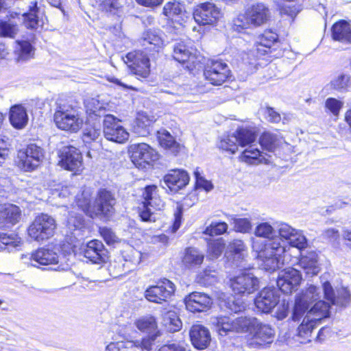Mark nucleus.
Masks as SVG:
<instances>
[{
    "label": "nucleus",
    "instance_id": "nucleus-39",
    "mask_svg": "<svg viewBox=\"0 0 351 351\" xmlns=\"http://www.w3.org/2000/svg\"><path fill=\"white\" fill-rule=\"evenodd\" d=\"M18 166L25 171H31L38 167L40 165L35 162L31 154L27 153V149L20 150L17 154Z\"/></svg>",
    "mask_w": 351,
    "mask_h": 351
},
{
    "label": "nucleus",
    "instance_id": "nucleus-38",
    "mask_svg": "<svg viewBox=\"0 0 351 351\" xmlns=\"http://www.w3.org/2000/svg\"><path fill=\"white\" fill-rule=\"evenodd\" d=\"M240 160L243 162L254 165H258L264 161L267 162L265 156L257 148H254L252 145H250L242 152Z\"/></svg>",
    "mask_w": 351,
    "mask_h": 351
},
{
    "label": "nucleus",
    "instance_id": "nucleus-40",
    "mask_svg": "<svg viewBox=\"0 0 351 351\" xmlns=\"http://www.w3.org/2000/svg\"><path fill=\"white\" fill-rule=\"evenodd\" d=\"M22 243L21 239L16 234H0V250L6 248L12 250L21 247Z\"/></svg>",
    "mask_w": 351,
    "mask_h": 351
},
{
    "label": "nucleus",
    "instance_id": "nucleus-23",
    "mask_svg": "<svg viewBox=\"0 0 351 351\" xmlns=\"http://www.w3.org/2000/svg\"><path fill=\"white\" fill-rule=\"evenodd\" d=\"M246 12L253 27L265 24L271 17L269 9L263 3H256L249 8Z\"/></svg>",
    "mask_w": 351,
    "mask_h": 351
},
{
    "label": "nucleus",
    "instance_id": "nucleus-26",
    "mask_svg": "<svg viewBox=\"0 0 351 351\" xmlns=\"http://www.w3.org/2000/svg\"><path fill=\"white\" fill-rule=\"evenodd\" d=\"M136 327L142 332L147 334V337L143 339L152 340V346L156 337L159 336L158 325L156 318L152 315H146L140 317L134 322Z\"/></svg>",
    "mask_w": 351,
    "mask_h": 351
},
{
    "label": "nucleus",
    "instance_id": "nucleus-18",
    "mask_svg": "<svg viewBox=\"0 0 351 351\" xmlns=\"http://www.w3.org/2000/svg\"><path fill=\"white\" fill-rule=\"evenodd\" d=\"M279 302V295L274 288L263 289L254 300V304L259 311L268 313Z\"/></svg>",
    "mask_w": 351,
    "mask_h": 351
},
{
    "label": "nucleus",
    "instance_id": "nucleus-60",
    "mask_svg": "<svg viewBox=\"0 0 351 351\" xmlns=\"http://www.w3.org/2000/svg\"><path fill=\"white\" fill-rule=\"evenodd\" d=\"M182 12V8L178 2H168L163 8V14L168 16L179 15Z\"/></svg>",
    "mask_w": 351,
    "mask_h": 351
},
{
    "label": "nucleus",
    "instance_id": "nucleus-63",
    "mask_svg": "<svg viewBox=\"0 0 351 351\" xmlns=\"http://www.w3.org/2000/svg\"><path fill=\"white\" fill-rule=\"evenodd\" d=\"M234 228L238 232L246 233L252 229L251 222L247 219H234Z\"/></svg>",
    "mask_w": 351,
    "mask_h": 351
},
{
    "label": "nucleus",
    "instance_id": "nucleus-55",
    "mask_svg": "<svg viewBox=\"0 0 351 351\" xmlns=\"http://www.w3.org/2000/svg\"><path fill=\"white\" fill-rule=\"evenodd\" d=\"M18 32V27L11 22L0 21V35L14 38Z\"/></svg>",
    "mask_w": 351,
    "mask_h": 351
},
{
    "label": "nucleus",
    "instance_id": "nucleus-61",
    "mask_svg": "<svg viewBox=\"0 0 351 351\" xmlns=\"http://www.w3.org/2000/svg\"><path fill=\"white\" fill-rule=\"evenodd\" d=\"M263 113L265 119L270 123H278L282 119L280 114L271 107L263 108Z\"/></svg>",
    "mask_w": 351,
    "mask_h": 351
},
{
    "label": "nucleus",
    "instance_id": "nucleus-62",
    "mask_svg": "<svg viewBox=\"0 0 351 351\" xmlns=\"http://www.w3.org/2000/svg\"><path fill=\"white\" fill-rule=\"evenodd\" d=\"M325 106L334 115H338L343 106V103L335 98L330 97L326 100Z\"/></svg>",
    "mask_w": 351,
    "mask_h": 351
},
{
    "label": "nucleus",
    "instance_id": "nucleus-16",
    "mask_svg": "<svg viewBox=\"0 0 351 351\" xmlns=\"http://www.w3.org/2000/svg\"><path fill=\"white\" fill-rule=\"evenodd\" d=\"M126 58L132 72L141 77L147 78L150 73L149 59L143 51H136L128 53Z\"/></svg>",
    "mask_w": 351,
    "mask_h": 351
},
{
    "label": "nucleus",
    "instance_id": "nucleus-9",
    "mask_svg": "<svg viewBox=\"0 0 351 351\" xmlns=\"http://www.w3.org/2000/svg\"><path fill=\"white\" fill-rule=\"evenodd\" d=\"M222 16L221 9L210 2L200 3L193 11V18L200 25H215Z\"/></svg>",
    "mask_w": 351,
    "mask_h": 351
},
{
    "label": "nucleus",
    "instance_id": "nucleus-24",
    "mask_svg": "<svg viewBox=\"0 0 351 351\" xmlns=\"http://www.w3.org/2000/svg\"><path fill=\"white\" fill-rule=\"evenodd\" d=\"M84 256L94 263L105 262L108 258L107 251L102 242L99 240L89 241L84 251Z\"/></svg>",
    "mask_w": 351,
    "mask_h": 351
},
{
    "label": "nucleus",
    "instance_id": "nucleus-25",
    "mask_svg": "<svg viewBox=\"0 0 351 351\" xmlns=\"http://www.w3.org/2000/svg\"><path fill=\"white\" fill-rule=\"evenodd\" d=\"M23 16L25 25L32 29L43 27L47 20L43 10L38 7L37 2L33 3V5L30 6L29 12L24 14Z\"/></svg>",
    "mask_w": 351,
    "mask_h": 351
},
{
    "label": "nucleus",
    "instance_id": "nucleus-8",
    "mask_svg": "<svg viewBox=\"0 0 351 351\" xmlns=\"http://www.w3.org/2000/svg\"><path fill=\"white\" fill-rule=\"evenodd\" d=\"M129 152L132 162L138 169H145L158 159V152L146 143L131 145Z\"/></svg>",
    "mask_w": 351,
    "mask_h": 351
},
{
    "label": "nucleus",
    "instance_id": "nucleus-44",
    "mask_svg": "<svg viewBox=\"0 0 351 351\" xmlns=\"http://www.w3.org/2000/svg\"><path fill=\"white\" fill-rule=\"evenodd\" d=\"M152 121H153L149 119L147 115L144 114H139L134 121V128L135 132L141 136H145L149 134V129Z\"/></svg>",
    "mask_w": 351,
    "mask_h": 351
},
{
    "label": "nucleus",
    "instance_id": "nucleus-42",
    "mask_svg": "<svg viewBox=\"0 0 351 351\" xmlns=\"http://www.w3.org/2000/svg\"><path fill=\"white\" fill-rule=\"evenodd\" d=\"M90 195L89 190H84L81 194H78L75 197L76 205L89 217L93 212V206L91 207L90 205Z\"/></svg>",
    "mask_w": 351,
    "mask_h": 351
},
{
    "label": "nucleus",
    "instance_id": "nucleus-41",
    "mask_svg": "<svg viewBox=\"0 0 351 351\" xmlns=\"http://www.w3.org/2000/svg\"><path fill=\"white\" fill-rule=\"evenodd\" d=\"M15 53L19 61H26L33 58L34 49L31 43L26 40L17 41Z\"/></svg>",
    "mask_w": 351,
    "mask_h": 351
},
{
    "label": "nucleus",
    "instance_id": "nucleus-3",
    "mask_svg": "<svg viewBox=\"0 0 351 351\" xmlns=\"http://www.w3.org/2000/svg\"><path fill=\"white\" fill-rule=\"evenodd\" d=\"M87 110L97 117H104V135L106 139L124 143L130 136L129 132L121 125V121L112 114H105V109L99 106V101L91 99L87 104Z\"/></svg>",
    "mask_w": 351,
    "mask_h": 351
},
{
    "label": "nucleus",
    "instance_id": "nucleus-21",
    "mask_svg": "<svg viewBox=\"0 0 351 351\" xmlns=\"http://www.w3.org/2000/svg\"><path fill=\"white\" fill-rule=\"evenodd\" d=\"M163 181L170 191L177 193L189 184V176L184 170L171 169L163 177Z\"/></svg>",
    "mask_w": 351,
    "mask_h": 351
},
{
    "label": "nucleus",
    "instance_id": "nucleus-50",
    "mask_svg": "<svg viewBox=\"0 0 351 351\" xmlns=\"http://www.w3.org/2000/svg\"><path fill=\"white\" fill-rule=\"evenodd\" d=\"M250 27H253L252 24L250 21V18L246 12L245 14H239L233 20L232 29L236 32H241Z\"/></svg>",
    "mask_w": 351,
    "mask_h": 351
},
{
    "label": "nucleus",
    "instance_id": "nucleus-28",
    "mask_svg": "<svg viewBox=\"0 0 351 351\" xmlns=\"http://www.w3.org/2000/svg\"><path fill=\"white\" fill-rule=\"evenodd\" d=\"M324 298L330 302L332 304L346 306L350 301V293L346 289L342 288L339 291L337 298L335 297L334 290L328 282H325L322 285Z\"/></svg>",
    "mask_w": 351,
    "mask_h": 351
},
{
    "label": "nucleus",
    "instance_id": "nucleus-31",
    "mask_svg": "<svg viewBox=\"0 0 351 351\" xmlns=\"http://www.w3.org/2000/svg\"><path fill=\"white\" fill-rule=\"evenodd\" d=\"M299 265L308 277L317 275L320 270L317 263V255L315 252L303 256L299 261Z\"/></svg>",
    "mask_w": 351,
    "mask_h": 351
},
{
    "label": "nucleus",
    "instance_id": "nucleus-27",
    "mask_svg": "<svg viewBox=\"0 0 351 351\" xmlns=\"http://www.w3.org/2000/svg\"><path fill=\"white\" fill-rule=\"evenodd\" d=\"M190 338L194 347L199 350L206 348L211 340L209 330L199 324L192 326Z\"/></svg>",
    "mask_w": 351,
    "mask_h": 351
},
{
    "label": "nucleus",
    "instance_id": "nucleus-58",
    "mask_svg": "<svg viewBox=\"0 0 351 351\" xmlns=\"http://www.w3.org/2000/svg\"><path fill=\"white\" fill-rule=\"evenodd\" d=\"M350 80L349 75L341 73L330 82V84L335 89L343 90L349 86Z\"/></svg>",
    "mask_w": 351,
    "mask_h": 351
},
{
    "label": "nucleus",
    "instance_id": "nucleus-11",
    "mask_svg": "<svg viewBox=\"0 0 351 351\" xmlns=\"http://www.w3.org/2000/svg\"><path fill=\"white\" fill-rule=\"evenodd\" d=\"M247 319V317L220 316L213 318V323L220 335H226L228 332H245L246 324L250 323Z\"/></svg>",
    "mask_w": 351,
    "mask_h": 351
},
{
    "label": "nucleus",
    "instance_id": "nucleus-43",
    "mask_svg": "<svg viewBox=\"0 0 351 351\" xmlns=\"http://www.w3.org/2000/svg\"><path fill=\"white\" fill-rule=\"evenodd\" d=\"M239 143L234 134L222 137L218 144L219 148L231 154H234L238 149Z\"/></svg>",
    "mask_w": 351,
    "mask_h": 351
},
{
    "label": "nucleus",
    "instance_id": "nucleus-45",
    "mask_svg": "<svg viewBox=\"0 0 351 351\" xmlns=\"http://www.w3.org/2000/svg\"><path fill=\"white\" fill-rule=\"evenodd\" d=\"M276 230L268 222H262L255 228L254 234L258 237L267 239V240L274 239L276 237Z\"/></svg>",
    "mask_w": 351,
    "mask_h": 351
},
{
    "label": "nucleus",
    "instance_id": "nucleus-19",
    "mask_svg": "<svg viewBox=\"0 0 351 351\" xmlns=\"http://www.w3.org/2000/svg\"><path fill=\"white\" fill-rule=\"evenodd\" d=\"M152 340H141L111 342L106 347L105 351H149L152 349Z\"/></svg>",
    "mask_w": 351,
    "mask_h": 351
},
{
    "label": "nucleus",
    "instance_id": "nucleus-53",
    "mask_svg": "<svg viewBox=\"0 0 351 351\" xmlns=\"http://www.w3.org/2000/svg\"><path fill=\"white\" fill-rule=\"evenodd\" d=\"M165 322L171 332L178 331L182 326V322L175 312H168L165 315Z\"/></svg>",
    "mask_w": 351,
    "mask_h": 351
},
{
    "label": "nucleus",
    "instance_id": "nucleus-57",
    "mask_svg": "<svg viewBox=\"0 0 351 351\" xmlns=\"http://www.w3.org/2000/svg\"><path fill=\"white\" fill-rule=\"evenodd\" d=\"M67 226L71 231L80 230L83 226V217L80 214L71 212L68 217Z\"/></svg>",
    "mask_w": 351,
    "mask_h": 351
},
{
    "label": "nucleus",
    "instance_id": "nucleus-32",
    "mask_svg": "<svg viewBox=\"0 0 351 351\" xmlns=\"http://www.w3.org/2000/svg\"><path fill=\"white\" fill-rule=\"evenodd\" d=\"M142 254L140 251L129 247L123 252V264L124 272L134 270L141 261Z\"/></svg>",
    "mask_w": 351,
    "mask_h": 351
},
{
    "label": "nucleus",
    "instance_id": "nucleus-30",
    "mask_svg": "<svg viewBox=\"0 0 351 351\" xmlns=\"http://www.w3.org/2000/svg\"><path fill=\"white\" fill-rule=\"evenodd\" d=\"M36 263L39 265H57L59 255L52 249L40 247L35 251Z\"/></svg>",
    "mask_w": 351,
    "mask_h": 351
},
{
    "label": "nucleus",
    "instance_id": "nucleus-64",
    "mask_svg": "<svg viewBox=\"0 0 351 351\" xmlns=\"http://www.w3.org/2000/svg\"><path fill=\"white\" fill-rule=\"evenodd\" d=\"M100 234L103 239H104V241L108 245H113L115 243L118 242V237L116 236L115 233L110 228H100Z\"/></svg>",
    "mask_w": 351,
    "mask_h": 351
},
{
    "label": "nucleus",
    "instance_id": "nucleus-47",
    "mask_svg": "<svg viewBox=\"0 0 351 351\" xmlns=\"http://www.w3.org/2000/svg\"><path fill=\"white\" fill-rule=\"evenodd\" d=\"M239 145L244 147L250 145L255 141L256 134L251 130L241 128L234 134Z\"/></svg>",
    "mask_w": 351,
    "mask_h": 351
},
{
    "label": "nucleus",
    "instance_id": "nucleus-10",
    "mask_svg": "<svg viewBox=\"0 0 351 351\" xmlns=\"http://www.w3.org/2000/svg\"><path fill=\"white\" fill-rule=\"evenodd\" d=\"M175 285L167 278L151 286L145 291V298L149 302L161 304L169 299L175 292Z\"/></svg>",
    "mask_w": 351,
    "mask_h": 351
},
{
    "label": "nucleus",
    "instance_id": "nucleus-14",
    "mask_svg": "<svg viewBox=\"0 0 351 351\" xmlns=\"http://www.w3.org/2000/svg\"><path fill=\"white\" fill-rule=\"evenodd\" d=\"M59 164L65 169L79 173L82 170V156L73 146L63 147L59 151Z\"/></svg>",
    "mask_w": 351,
    "mask_h": 351
},
{
    "label": "nucleus",
    "instance_id": "nucleus-37",
    "mask_svg": "<svg viewBox=\"0 0 351 351\" xmlns=\"http://www.w3.org/2000/svg\"><path fill=\"white\" fill-rule=\"evenodd\" d=\"M247 254V247L240 239H234L227 247L226 255L228 258L237 261L244 259Z\"/></svg>",
    "mask_w": 351,
    "mask_h": 351
},
{
    "label": "nucleus",
    "instance_id": "nucleus-51",
    "mask_svg": "<svg viewBox=\"0 0 351 351\" xmlns=\"http://www.w3.org/2000/svg\"><path fill=\"white\" fill-rule=\"evenodd\" d=\"M100 136L101 130L99 126L89 125L84 129L82 139L85 143H90L92 141H96Z\"/></svg>",
    "mask_w": 351,
    "mask_h": 351
},
{
    "label": "nucleus",
    "instance_id": "nucleus-48",
    "mask_svg": "<svg viewBox=\"0 0 351 351\" xmlns=\"http://www.w3.org/2000/svg\"><path fill=\"white\" fill-rule=\"evenodd\" d=\"M190 56L191 52L183 42H179L174 45L173 57L176 61L184 63L189 59Z\"/></svg>",
    "mask_w": 351,
    "mask_h": 351
},
{
    "label": "nucleus",
    "instance_id": "nucleus-2",
    "mask_svg": "<svg viewBox=\"0 0 351 351\" xmlns=\"http://www.w3.org/2000/svg\"><path fill=\"white\" fill-rule=\"evenodd\" d=\"M322 298L320 289L310 285L305 292L295 299L292 315L293 321H299L306 310L310 308L298 328V337L304 338L302 343L310 341L308 338L314 328L322 319L329 316V309L332 304L329 301L321 300Z\"/></svg>",
    "mask_w": 351,
    "mask_h": 351
},
{
    "label": "nucleus",
    "instance_id": "nucleus-59",
    "mask_svg": "<svg viewBox=\"0 0 351 351\" xmlns=\"http://www.w3.org/2000/svg\"><path fill=\"white\" fill-rule=\"evenodd\" d=\"M27 153L31 154L32 158H34V162H38L40 165L45 156L43 149L35 144L29 145L27 147Z\"/></svg>",
    "mask_w": 351,
    "mask_h": 351
},
{
    "label": "nucleus",
    "instance_id": "nucleus-36",
    "mask_svg": "<svg viewBox=\"0 0 351 351\" xmlns=\"http://www.w3.org/2000/svg\"><path fill=\"white\" fill-rule=\"evenodd\" d=\"M204 255L199 250L195 247H188L185 250L182 263L188 268H193L199 266L204 261Z\"/></svg>",
    "mask_w": 351,
    "mask_h": 351
},
{
    "label": "nucleus",
    "instance_id": "nucleus-20",
    "mask_svg": "<svg viewBox=\"0 0 351 351\" xmlns=\"http://www.w3.org/2000/svg\"><path fill=\"white\" fill-rule=\"evenodd\" d=\"M186 308L191 312H204L211 307L213 300L204 293L193 292L185 299Z\"/></svg>",
    "mask_w": 351,
    "mask_h": 351
},
{
    "label": "nucleus",
    "instance_id": "nucleus-46",
    "mask_svg": "<svg viewBox=\"0 0 351 351\" xmlns=\"http://www.w3.org/2000/svg\"><path fill=\"white\" fill-rule=\"evenodd\" d=\"M95 2L100 10L112 14L118 13L123 6L120 0H95Z\"/></svg>",
    "mask_w": 351,
    "mask_h": 351
},
{
    "label": "nucleus",
    "instance_id": "nucleus-34",
    "mask_svg": "<svg viewBox=\"0 0 351 351\" xmlns=\"http://www.w3.org/2000/svg\"><path fill=\"white\" fill-rule=\"evenodd\" d=\"M158 140L160 145L170 154L176 155L180 149V145L174 137L167 130H162L158 132Z\"/></svg>",
    "mask_w": 351,
    "mask_h": 351
},
{
    "label": "nucleus",
    "instance_id": "nucleus-52",
    "mask_svg": "<svg viewBox=\"0 0 351 351\" xmlns=\"http://www.w3.org/2000/svg\"><path fill=\"white\" fill-rule=\"evenodd\" d=\"M258 40L260 42V44L271 49L278 42V36L276 33L271 30H267L258 37Z\"/></svg>",
    "mask_w": 351,
    "mask_h": 351
},
{
    "label": "nucleus",
    "instance_id": "nucleus-1",
    "mask_svg": "<svg viewBox=\"0 0 351 351\" xmlns=\"http://www.w3.org/2000/svg\"><path fill=\"white\" fill-rule=\"evenodd\" d=\"M278 236L267 241H253L252 249L262 269L274 271L288 263L287 252L291 247L299 250L308 246L306 237L300 230L286 223H280L277 226Z\"/></svg>",
    "mask_w": 351,
    "mask_h": 351
},
{
    "label": "nucleus",
    "instance_id": "nucleus-17",
    "mask_svg": "<svg viewBox=\"0 0 351 351\" xmlns=\"http://www.w3.org/2000/svg\"><path fill=\"white\" fill-rule=\"evenodd\" d=\"M114 204L115 199L111 193L106 189L100 190L93 206L90 217L111 215L113 213Z\"/></svg>",
    "mask_w": 351,
    "mask_h": 351
},
{
    "label": "nucleus",
    "instance_id": "nucleus-54",
    "mask_svg": "<svg viewBox=\"0 0 351 351\" xmlns=\"http://www.w3.org/2000/svg\"><path fill=\"white\" fill-rule=\"evenodd\" d=\"M228 229V225L225 222H212L208 226L204 233L209 236L220 235L226 232Z\"/></svg>",
    "mask_w": 351,
    "mask_h": 351
},
{
    "label": "nucleus",
    "instance_id": "nucleus-15",
    "mask_svg": "<svg viewBox=\"0 0 351 351\" xmlns=\"http://www.w3.org/2000/svg\"><path fill=\"white\" fill-rule=\"evenodd\" d=\"M301 280L300 272L295 268L288 267L279 273L277 285L282 292L289 294L297 289Z\"/></svg>",
    "mask_w": 351,
    "mask_h": 351
},
{
    "label": "nucleus",
    "instance_id": "nucleus-56",
    "mask_svg": "<svg viewBox=\"0 0 351 351\" xmlns=\"http://www.w3.org/2000/svg\"><path fill=\"white\" fill-rule=\"evenodd\" d=\"M143 40L145 43L149 45H153L155 47H159L162 45V40L160 36L156 31L147 30L143 34ZM146 45V43L143 44Z\"/></svg>",
    "mask_w": 351,
    "mask_h": 351
},
{
    "label": "nucleus",
    "instance_id": "nucleus-35",
    "mask_svg": "<svg viewBox=\"0 0 351 351\" xmlns=\"http://www.w3.org/2000/svg\"><path fill=\"white\" fill-rule=\"evenodd\" d=\"M284 142L283 137L278 132H265L260 137V144L269 152H274L277 147Z\"/></svg>",
    "mask_w": 351,
    "mask_h": 351
},
{
    "label": "nucleus",
    "instance_id": "nucleus-49",
    "mask_svg": "<svg viewBox=\"0 0 351 351\" xmlns=\"http://www.w3.org/2000/svg\"><path fill=\"white\" fill-rule=\"evenodd\" d=\"M225 244L222 239L211 241L208 246V258L211 260L218 258L222 254Z\"/></svg>",
    "mask_w": 351,
    "mask_h": 351
},
{
    "label": "nucleus",
    "instance_id": "nucleus-4",
    "mask_svg": "<svg viewBox=\"0 0 351 351\" xmlns=\"http://www.w3.org/2000/svg\"><path fill=\"white\" fill-rule=\"evenodd\" d=\"M53 121L58 129L71 133L77 132L84 124V119L78 110L69 105L58 106Z\"/></svg>",
    "mask_w": 351,
    "mask_h": 351
},
{
    "label": "nucleus",
    "instance_id": "nucleus-33",
    "mask_svg": "<svg viewBox=\"0 0 351 351\" xmlns=\"http://www.w3.org/2000/svg\"><path fill=\"white\" fill-rule=\"evenodd\" d=\"M10 121L11 124L17 129L24 128L28 121L27 110L22 105H15L10 108Z\"/></svg>",
    "mask_w": 351,
    "mask_h": 351
},
{
    "label": "nucleus",
    "instance_id": "nucleus-7",
    "mask_svg": "<svg viewBox=\"0 0 351 351\" xmlns=\"http://www.w3.org/2000/svg\"><path fill=\"white\" fill-rule=\"evenodd\" d=\"M143 206L140 208L139 216L143 221L152 222L156 221L154 212L160 210L165 206L155 185H149L145 188L143 193Z\"/></svg>",
    "mask_w": 351,
    "mask_h": 351
},
{
    "label": "nucleus",
    "instance_id": "nucleus-6",
    "mask_svg": "<svg viewBox=\"0 0 351 351\" xmlns=\"http://www.w3.org/2000/svg\"><path fill=\"white\" fill-rule=\"evenodd\" d=\"M56 228L55 219L47 214L37 215L27 228L28 236L38 243L43 242L54 234Z\"/></svg>",
    "mask_w": 351,
    "mask_h": 351
},
{
    "label": "nucleus",
    "instance_id": "nucleus-29",
    "mask_svg": "<svg viewBox=\"0 0 351 351\" xmlns=\"http://www.w3.org/2000/svg\"><path fill=\"white\" fill-rule=\"evenodd\" d=\"M332 36L335 40L351 43V23L344 20L335 23L332 27Z\"/></svg>",
    "mask_w": 351,
    "mask_h": 351
},
{
    "label": "nucleus",
    "instance_id": "nucleus-13",
    "mask_svg": "<svg viewBox=\"0 0 351 351\" xmlns=\"http://www.w3.org/2000/svg\"><path fill=\"white\" fill-rule=\"evenodd\" d=\"M204 75L211 84L219 86L228 79L230 70L226 63L219 60H212L206 66Z\"/></svg>",
    "mask_w": 351,
    "mask_h": 351
},
{
    "label": "nucleus",
    "instance_id": "nucleus-12",
    "mask_svg": "<svg viewBox=\"0 0 351 351\" xmlns=\"http://www.w3.org/2000/svg\"><path fill=\"white\" fill-rule=\"evenodd\" d=\"M230 286L236 294H250L258 289L259 280L250 272H242L230 279Z\"/></svg>",
    "mask_w": 351,
    "mask_h": 351
},
{
    "label": "nucleus",
    "instance_id": "nucleus-22",
    "mask_svg": "<svg viewBox=\"0 0 351 351\" xmlns=\"http://www.w3.org/2000/svg\"><path fill=\"white\" fill-rule=\"evenodd\" d=\"M21 219L20 208L13 204H0V228H10Z\"/></svg>",
    "mask_w": 351,
    "mask_h": 351
},
{
    "label": "nucleus",
    "instance_id": "nucleus-5",
    "mask_svg": "<svg viewBox=\"0 0 351 351\" xmlns=\"http://www.w3.org/2000/svg\"><path fill=\"white\" fill-rule=\"evenodd\" d=\"M250 322L246 324V331H249L252 339L249 344L252 347L262 346L270 344L275 337V330L269 324L261 322L255 317H247Z\"/></svg>",
    "mask_w": 351,
    "mask_h": 351
}]
</instances>
